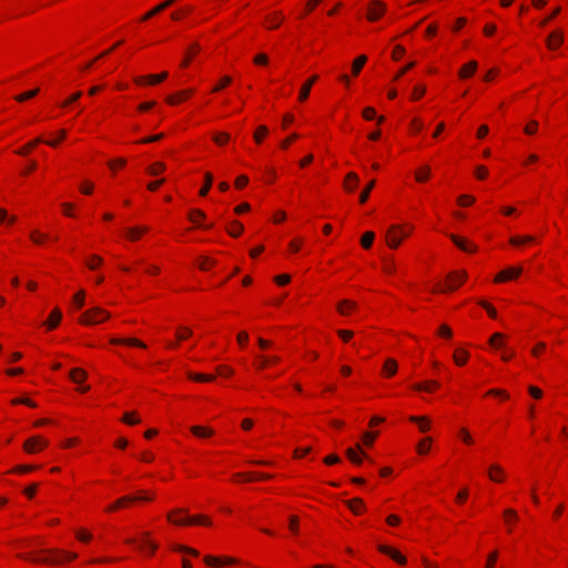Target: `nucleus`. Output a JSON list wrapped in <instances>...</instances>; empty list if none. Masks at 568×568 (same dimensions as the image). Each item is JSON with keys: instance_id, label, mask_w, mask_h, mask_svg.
<instances>
[{"instance_id": "nucleus-17", "label": "nucleus", "mask_w": 568, "mask_h": 568, "mask_svg": "<svg viewBox=\"0 0 568 568\" xmlns=\"http://www.w3.org/2000/svg\"><path fill=\"white\" fill-rule=\"evenodd\" d=\"M477 70V62L476 61H469L467 64H465L460 70H459V77L462 79H467L469 77H471L475 71Z\"/></svg>"}, {"instance_id": "nucleus-27", "label": "nucleus", "mask_w": 568, "mask_h": 568, "mask_svg": "<svg viewBox=\"0 0 568 568\" xmlns=\"http://www.w3.org/2000/svg\"><path fill=\"white\" fill-rule=\"evenodd\" d=\"M212 182H213L212 174L209 173V172L205 173V175H204V183H203L202 189L200 190V195L201 196H205L209 193V191H210V189L212 186Z\"/></svg>"}, {"instance_id": "nucleus-49", "label": "nucleus", "mask_w": 568, "mask_h": 568, "mask_svg": "<svg viewBox=\"0 0 568 568\" xmlns=\"http://www.w3.org/2000/svg\"><path fill=\"white\" fill-rule=\"evenodd\" d=\"M377 434L376 433H371V432H365L363 434V442L365 445L367 446H372L375 438H376Z\"/></svg>"}, {"instance_id": "nucleus-31", "label": "nucleus", "mask_w": 568, "mask_h": 568, "mask_svg": "<svg viewBox=\"0 0 568 568\" xmlns=\"http://www.w3.org/2000/svg\"><path fill=\"white\" fill-rule=\"evenodd\" d=\"M384 371L387 375L393 376L397 372V363L395 359L388 358L385 362Z\"/></svg>"}, {"instance_id": "nucleus-9", "label": "nucleus", "mask_w": 568, "mask_h": 568, "mask_svg": "<svg viewBox=\"0 0 568 568\" xmlns=\"http://www.w3.org/2000/svg\"><path fill=\"white\" fill-rule=\"evenodd\" d=\"M521 267H509L507 270H504L496 275L495 282L499 283L507 280L516 278L521 273Z\"/></svg>"}, {"instance_id": "nucleus-48", "label": "nucleus", "mask_w": 568, "mask_h": 568, "mask_svg": "<svg viewBox=\"0 0 568 568\" xmlns=\"http://www.w3.org/2000/svg\"><path fill=\"white\" fill-rule=\"evenodd\" d=\"M102 264V258L98 255H92L87 262L89 268L94 270L98 265Z\"/></svg>"}, {"instance_id": "nucleus-34", "label": "nucleus", "mask_w": 568, "mask_h": 568, "mask_svg": "<svg viewBox=\"0 0 568 568\" xmlns=\"http://www.w3.org/2000/svg\"><path fill=\"white\" fill-rule=\"evenodd\" d=\"M429 174H430V168L424 166L416 172L415 178L418 182H424L425 180L428 179Z\"/></svg>"}, {"instance_id": "nucleus-28", "label": "nucleus", "mask_w": 568, "mask_h": 568, "mask_svg": "<svg viewBox=\"0 0 568 568\" xmlns=\"http://www.w3.org/2000/svg\"><path fill=\"white\" fill-rule=\"evenodd\" d=\"M191 432L199 437H206L211 436L213 434V430L211 428L202 427V426H193L191 428Z\"/></svg>"}, {"instance_id": "nucleus-51", "label": "nucleus", "mask_w": 568, "mask_h": 568, "mask_svg": "<svg viewBox=\"0 0 568 568\" xmlns=\"http://www.w3.org/2000/svg\"><path fill=\"white\" fill-rule=\"evenodd\" d=\"M267 21L270 22V28L275 29L281 24L282 18L278 13H275V17H267Z\"/></svg>"}, {"instance_id": "nucleus-26", "label": "nucleus", "mask_w": 568, "mask_h": 568, "mask_svg": "<svg viewBox=\"0 0 568 568\" xmlns=\"http://www.w3.org/2000/svg\"><path fill=\"white\" fill-rule=\"evenodd\" d=\"M367 61V58L366 55H359L357 59H355V61L353 62V67H352V72H353V75H357L363 65L366 63Z\"/></svg>"}, {"instance_id": "nucleus-46", "label": "nucleus", "mask_w": 568, "mask_h": 568, "mask_svg": "<svg viewBox=\"0 0 568 568\" xmlns=\"http://www.w3.org/2000/svg\"><path fill=\"white\" fill-rule=\"evenodd\" d=\"M345 307L354 308L355 303L352 301L345 300L338 304L337 310L341 314L345 315V314H347V311H345Z\"/></svg>"}, {"instance_id": "nucleus-8", "label": "nucleus", "mask_w": 568, "mask_h": 568, "mask_svg": "<svg viewBox=\"0 0 568 568\" xmlns=\"http://www.w3.org/2000/svg\"><path fill=\"white\" fill-rule=\"evenodd\" d=\"M467 274L466 272H453V273H449L448 274V290L453 291L455 288H457L458 286H460L465 278H466Z\"/></svg>"}, {"instance_id": "nucleus-21", "label": "nucleus", "mask_w": 568, "mask_h": 568, "mask_svg": "<svg viewBox=\"0 0 568 568\" xmlns=\"http://www.w3.org/2000/svg\"><path fill=\"white\" fill-rule=\"evenodd\" d=\"M357 450L362 452V447H361L359 444L356 445V448H347L346 449V456L355 465H361L362 464V458L358 456Z\"/></svg>"}, {"instance_id": "nucleus-61", "label": "nucleus", "mask_w": 568, "mask_h": 568, "mask_svg": "<svg viewBox=\"0 0 568 568\" xmlns=\"http://www.w3.org/2000/svg\"><path fill=\"white\" fill-rule=\"evenodd\" d=\"M30 237L34 243L40 244V243H42L45 235L40 234L38 231H33V232H31Z\"/></svg>"}, {"instance_id": "nucleus-13", "label": "nucleus", "mask_w": 568, "mask_h": 568, "mask_svg": "<svg viewBox=\"0 0 568 568\" xmlns=\"http://www.w3.org/2000/svg\"><path fill=\"white\" fill-rule=\"evenodd\" d=\"M450 240L455 243V245L463 250V251H466V252H475L476 251V246L475 245H470L468 244L465 240H463L462 237L459 236H456L454 234H450L449 235Z\"/></svg>"}, {"instance_id": "nucleus-12", "label": "nucleus", "mask_w": 568, "mask_h": 568, "mask_svg": "<svg viewBox=\"0 0 568 568\" xmlns=\"http://www.w3.org/2000/svg\"><path fill=\"white\" fill-rule=\"evenodd\" d=\"M378 550L385 555H388L389 557H392L395 561H397L400 565L406 564V558L403 555H400L398 551L392 549L388 546L379 545Z\"/></svg>"}, {"instance_id": "nucleus-43", "label": "nucleus", "mask_w": 568, "mask_h": 568, "mask_svg": "<svg viewBox=\"0 0 568 568\" xmlns=\"http://www.w3.org/2000/svg\"><path fill=\"white\" fill-rule=\"evenodd\" d=\"M84 297H85V293L84 291H79L74 296H73V303L74 305L77 306V308H81L83 305H84Z\"/></svg>"}, {"instance_id": "nucleus-7", "label": "nucleus", "mask_w": 568, "mask_h": 568, "mask_svg": "<svg viewBox=\"0 0 568 568\" xmlns=\"http://www.w3.org/2000/svg\"><path fill=\"white\" fill-rule=\"evenodd\" d=\"M152 498L151 497H146V496H124V497H121L119 498L113 505H111L110 507H108V511H113L120 507H123L124 505H126L128 503H132V501H136V500H151Z\"/></svg>"}, {"instance_id": "nucleus-55", "label": "nucleus", "mask_w": 568, "mask_h": 568, "mask_svg": "<svg viewBox=\"0 0 568 568\" xmlns=\"http://www.w3.org/2000/svg\"><path fill=\"white\" fill-rule=\"evenodd\" d=\"M215 143L222 144L230 140V135L227 133H217L213 136Z\"/></svg>"}, {"instance_id": "nucleus-41", "label": "nucleus", "mask_w": 568, "mask_h": 568, "mask_svg": "<svg viewBox=\"0 0 568 568\" xmlns=\"http://www.w3.org/2000/svg\"><path fill=\"white\" fill-rule=\"evenodd\" d=\"M192 335V331L189 327L181 326L178 328L176 337L179 341H183Z\"/></svg>"}, {"instance_id": "nucleus-59", "label": "nucleus", "mask_w": 568, "mask_h": 568, "mask_svg": "<svg viewBox=\"0 0 568 568\" xmlns=\"http://www.w3.org/2000/svg\"><path fill=\"white\" fill-rule=\"evenodd\" d=\"M337 334L345 342L349 341L352 338V336H353V332L352 331H346V329H338Z\"/></svg>"}, {"instance_id": "nucleus-6", "label": "nucleus", "mask_w": 568, "mask_h": 568, "mask_svg": "<svg viewBox=\"0 0 568 568\" xmlns=\"http://www.w3.org/2000/svg\"><path fill=\"white\" fill-rule=\"evenodd\" d=\"M168 519L176 525H189V524H203V525H210L211 521L207 517L204 516H196V517H183L180 520H174L172 517V514L168 515Z\"/></svg>"}, {"instance_id": "nucleus-10", "label": "nucleus", "mask_w": 568, "mask_h": 568, "mask_svg": "<svg viewBox=\"0 0 568 568\" xmlns=\"http://www.w3.org/2000/svg\"><path fill=\"white\" fill-rule=\"evenodd\" d=\"M562 42H564V33L560 30H556V31L551 32L546 40L547 47L550 50H555L556 48L561 45Z\"/></svg>"}, {"instance_id": "nucleus-23", "label": "nucleus", "mask_w": 568, "mask_h": 568, "mask_svg": "<svg viewBox=\"0 0 568 568\" xmlns=\"http://www.w3.org/2000/svg\"><path fill=\"white\" fill-rule=\"evenodd\" d=\"M70 378L72 382L81 384L87 378V373L82 368H74L70 372Z\"/></svg>"}, {"instance_id": "nucleus-38", "label": "nucleus", "mask_w": 568, "mask_h": 568, "mask_svg": "<svg viewBox=\"0 0 568 568\" xmlns=\"http://www.w3.org/2000/svg\"><path fill=\"white\" fill-rule=\"evenodd\" d=\"M375 185V181L372 180L367 185L366 187L362 191L361 195H359V202L361 203H365L369 196V193L372 191V189L374 187Z\"/></svg>"}, {"instance_id": "nucleus-11", "label": "nucleus", "mask_w": 568, "mask_h": 568, "mask_svg": "<svg viewBox=\"0 0 568 568\" xmlns=\"http://www.w3.org/2000/svg\"><path fill=\"white\" fill-rule=\"evenodd\" d=\"M204 561L209 566L231 565V564L237 562V560L232 557L219 558V557H213V556L204 557Z\"/></svg>"}, {"instance_id": "nucleus-1", "label": "nucleus", "mask_w": 568, "mask_h": 568, "mask_svg": "<svg viewBox=\"0 0 568 568\" xmlns=\"http://www.w3.org/2000/svg\"><path fill=\"white\" fill-rule=\"evenodd\" d=\"M110 317V313L100 307H93L84 312L79 322L84 325H94L98 323H102L103 321Z\"/></svg>"}, {"instance_id": "nucleus-22", "label": "nucleus", "mask_w": 568, "mask_h": 568, "mask_svg": "<svg viewBox=\"0 0 568 568\" xmlns=\"http://www.w3.org/2000/svg\"><path fill=\"white\" fill-rule=\"evenodd\" d=\"M357 183H358V176L357 174H355L354 172H349L347 175H346V179H345V183H344V186L347 191L352 192L355 190V187L357 186Z\"/></svg>"}, {"instance_id": "nucleus-52", "label": "nucleus", "mask_w": 568, "mask_h": 568, "mask_svg": "<svg viewBox=\"0 0 568 568\" xmlns=\"http://www.w3.org/2000/svg\"><path fill=\"white\" fill-rule=\"evenodd\" d=\"M505 517H506V521L507 524H510L511 521H515L517 520V513L509 508V509H506L505 513H504Z\"/></svg>"}, {"instance_id": "nucleus-18", "label": "nucleus", "mask_w": 568, "mask_h": 568, "mask_svg": "<svg viewBox=\"0 0 568 568\" xmlns=\"http://www.w3.org/2000/svg\"><path fill=\"white\" fill-rule=\"evenodd\" d=\"M192 93H193V91H192V90H183V91H180V92H178L176 94L169 95V97L166 98V102H168L169 104H172V105H173V104H176V103H179L180 101H182V100H184V99L189 98Z\"/></svg>"}, {"instance_id": "nucleus-2", "label": "nucleus", "mask_w": 568, "mask_h": 568, "mask_svg": "<svg viewBox=\"0 0 568 568\" xmlns=\"http://www.w3.org/2000/svg\"><path fill=\"white\" fill-rule=\"evenodd\" d=\"M43 551L51 554L53 557L52 558L44 557L41 559L32 558L31 560L36 561V562H47V564H51V565H59L63 560H73L77 558V554L60 550V549H49V550H43Z\"/></svg>"}, {"instance_id": "nucleus-24", "label": "nucleus", "mask_w": 568, "mask_h": 568, "mask_svg": "<svg viewBox=\"0 0 568 568\" xmlns=\"http://www.w3.org/2000/svg\"><path fill=\"white\" fill-rule=\"evenodd\" d=\"M409 420L417 423L422 432H427L429 429V420L424 416H410Z\"/></svg>"}, {"instance_id": "nucleus-32", "label": "nucleus", "mask_w": 568, "mask_h": 568, "mask_svg": "<svg viewBox=\"0 0 568 568\" xmlns=\"http://www.w3.org/2000/svg\"><path fill=\"white\" fill-rule=\"evenodd\" d=\"M374 237H375V234L371 231L364 233L362 236V241H361L362 246L364 248H369L373 244Z\"/></svg>"}, {"instance_id": "nucleus-45", "label": "nucleus", "mask_w": 568, "mask_h": 568, "mask_svg": "<svg viewBox=\"0 0 568 568\" xmlns=\"http://www.w3.org/2000/svg\"><path fill=\"white\" fill-rule=\"evenodd\" d=\"M205 214L201 210H192L190 212L189 219L191 222L197 225V219H204Z\"/></svg>"}, {"instance_id": "nucleus-20", "label": "nucleus", "mask_w": 568, "mask_h": 568, "mask_svg": "<svg viewBox=\"0 0 568 568\" xmlns=\"http://www.w3.org/2000/svg\"><path fill=\"white\" fill-rule=\"evenodd\" d=\"M61 316H62V314H61L60 310L59 308H54L51 312V314H50L48 321L45 322V324L48 325V327L50 329H52V328L58 326V324L60 323Z\"/></svg>"}, {"instance_id": "nucleus-29", "label": "nucleus", "mask_w": 568, "mask_h": 568, "mask_svg": "<svg viewBox=\"0 0 568 568\" xmlns=\"http://www.w3.org/2000/svg\"><path fill=\"white\" fill-rule=\"evenodd\" d=\"M503 469L498 465H493L489 469V477L494 481H501Z\"/></svg>"}, {"instance_id": "nucleus-63", "label": "nucleus", "mask_w": 568, "mask_h": 568, "mask_svg": "<svg viewBox=\"0 0 568 568\" xmlns=\"http://www.w3.org/2000/svg\"><path fill=\"white\" fill-rule=\"evenodd\" d=\"M425 93V87L416 85L413 91V99H419Z\"/></svg>"}, {"instance_id": "nucleus-57", "label": "nucleus", "mask_w": 568, "mask_h": 568, "mask_svg": "<svg viewBox=\"0 0 568 568\" xmlns=\"http://www.w3.org/2000/svg\"><path fill=\"white\" fill-rule=\"evenodd\" d=\"M497 558H498L497 551H493L491 554H489L485 568H493Z\"/></svg>"}, {"instance_id": "nucleus-37", "label": "nucleus", "mask_w": 568, "mask_h": 568, "mask_svg": "<svg viewBox=\"0 0 568 568\" xmlns=\"http://www.w3.org/2000/svg\"><path fill=\"white\" fill-rule=\"evenodd\" d=\"M165 170V165L162 162H156L148 168V172L151 175H158Z\"/></svg>"}, {"instance_id": "nucleus-54", "label": "nucleus", "mask_w": 568, "mask_h": 568, "mask_svg": "<svg viewBox=\"0 0 568 568\" xmlns=\"http://www.w3.org/2000/svg\"><path fill=\"white\" fill-rule=\"evenodd\" d=\"M122 422H124L129 425H134V424L140 423V419L134 418L132 413H125L122 417Z\"/></svg>"}, {"instance_id": "nucleus-50", "label": "nucleus", "mask_w": 568, "mask_h": 568, "mask_svg": "<svg viewBox=\"0 0 568 568\" xmlns=\"http://www.w3.org/2000/svg\"><path fill=\"white\" fill-rule=\"evenodd\" d=\"M253 61L257 65H266L268 63V57L265 53H258L254 57Z\"/></svg>"}, {"instance_id": "nucleus-47", "label": "nucleus", "mask_w": 568, "mask_h": 568, "mask_svg": "<svg viewBox=\"0 0 568 568\" xmlns=\"http://www.w3.org/2000/svg\"><path fill=\"white\" fill-rule=\"evenodd\" d=\"M267 128L264 126V125H261L257 128L255 134H254V139L257 143H260L262 141V139L267 134Z\"/></svg>"}, {"instance_id": "nucleus-25", "label": "nucleus", "mask_w": 568, "mask_h": 568, "mask_svg": "<svg viewBox=\"0 0 568 568\" xmlns=\"http://www.w3.org/2000/svg\"><path fill=\"white\" fill-rule=\"evenodd\" d=\"M439 386L438 382L436 381H427L425 383H419L414 386L416 390H425L430 392L434 388H437Z\"/></svg>"}, {"instance_id": "nucleus-14", "label": "nucleus", "mask_w": 568, "mask_h": 568, "mask_svg": "<svg viewBox=\"0 0 568 568\" xmlns=\"http://www.w3.org/2000/svg\"><path fill=\"white\" fill-rule=\"evenodd\" d=\"M173 3H175V0H166V1L162 2V3H160L159 6L153 8L151 11H149L146 14H144L142 20L144 21V20H148V19L154 17L155 14L160 13L161 11H163L166 8H169Z\"/></svg>"}, {"instance_id": "nucleus-58", "label": "nucleus", "mask_w": 568, "mask_h": 568, "mask_svg": "<svg viewBox=\"0 0 568 568\" xmlns=\"http://www.w3.org/2000/svg\"><path fill=\"white\" fill-rule=\"evenodd\" d=\"M537 128H538V122H537V121H530V122L525 126V133H527V134H534V133L537 131Z\"/></svg>"}, {"instance_id": "nucleus-33", "label": "nucleus", "mask_w": 568, "mask_h": 568, "mask_svg": "<svg viewBox=\"0 0 568 568\" xmlns=\"http://www.w3.org/2000/svg\"><path fill=\"white\" fill-rule=\"evenodd\" d=\"M41 142H43V140L41 138H38V139L33 140L32 142H30L29 144L21 148L20 150H18L17 153L20 155H26V154H28V152L31 149H33L36 145H38Z\"/></svg>"}, {"instance_id": "nucleus-16", "label": "nucleus", "mask_w": 568, "mask_h": 568, "mask_svg": "<svg viewBox=\"0 0 568 568\" xmlns=\"http://www.w3.org/2000/svg\"><path fill=\"white\" fill-rule=\"evenodd\" d=\"M317 80V75L312 77L301 88L298 100L304 101L308 98L313 83Z\"/></svg>"}, {"instance_id": "nucleus-62", "label": "nucleus", "mask_w": 568, "mask_h": 568, "mask_svg": "<svg viewBox=\"0 0 568 568\" xmlns=\"http://www.w3.org/2000/svg\"><path fill=\"white\" fill-rule=\"evenodd\" d=\"M290 281H291V276L287 274H282V275H278L275 277V282L278 285H285V284L290 283Z\"/></svg>"}, {"instance_id": "nucleus-4", "label": "nucleus", "mask_w": 568, "mask_h": 568, "mask_svg": "<svg viewBox=\"0 0 568 568\" xmlns=\"http://www.w3.org/2000/svg\"><path fill=\"white\" fill-rule=\"evenodd\" d=\"M47 445H48L47 440L42 439L39 436H34V437H31L28 440H26L23 448L27 453L33 454L38 449H42V448L47 447Z\"/></svg>"}, {"instance_id": "nucleus-40", "label": "nucleus", "mask_w": 568, "mask_h": 568, "mask_svg": "<svg viewBox=\"0 0 568 568\" xmlns=\"http://www.w3.org/2000/svg\"><path fill=\"white\" fill-rule=\"evenodd\" d=\"M38 92H39V89H33V90L27 91V92H24L22 94L17 95L16 100L18 102H23V101H26L28 99H31V98L36 97L38 94Z\"/></svg>"}, {"instance_id": "nucleus-30", "label": "nucleus", "mask_w": 568, "mask_h": 568, "mask_svg": "<svg viewBox=\"0 0 568 568\" xmlns=\"http://www.w3.org/2000/svg\"><path fill=\"white\" fill-rule=\"evenodd\" d=\"M347 505L349 507V509L354 513V514H358L361 511V509L364 507V503L362 499L359 498H354L352 500H348L347 501Z\"/></svg>"}, {"instance_id": "nucleus-60", "label": "nucleus", "mask_w": 568, "mask_h": 568, "mask_svg": "<svg viewBox=\"0 0 568 568\" xmlns=\"http://www.w3.org/2000/svg\"><path fill=\"white\" fill-rule=\"evenodd\" d=\"M474 201H475V199L473 196H470V195H460L458 197V203L460 205H468V204L474 203Z\"/></svg>"}, {"instance_id": "nucleus-42", "label": "nucleus", "mask_w": 568, "mask_h": 568, "mask_svg": "<svg viewBox=\"0 0 568 568\" xmlns=\"http://www.w3.org/2000/svg\"><path fill=\"white\" fill-rule=\"evenodd\" d=\"M532 241H534V237L529 236V235L524 236V237L513 236L509 240L510 244H513V245H519V244H523V243H530Z\"/></svg>"}, {"instance_id": "nucleus-3", "label": "nucleus", "mask_w": 568, "mask_h": 568, "mask_svg": "<svg viewBox=\"0 0 568 568\" xmlns=\"http://www.w3.org/2000/svg\"><path fill=\"white\" fill-rule=\"evenodd\" d=\"M386 12V4L378 0H373L368 3L367 19L369 21L378 20Z\"/></svg>"}, {"instance_id": "nucleus-35", "label": "nucleus", "mask_w": 568, "mask_h": 568, "mask_svg": "<svg viewBox=\"0 0 568 568\" xmlns=\"http://www.w3.org/2000/svg\"><path fill=\"white\" fill-rule=\"evenodd\" d=\"M242 231L243 225L237 221H233L231 229L227 230L229 234L234 237L239 236L242 233Z\"/></svg>"}, {"instance_id": "nucleus-44", "label": "nucleus", "mask_w": 568, "mask_h": 568, "mask_svg": "<svg viewBox=\"0 0 568 568\" xmlns=\"http://www.w3.org/2000/svg\"><path fill=\"white\" fill-rule=\"evenodd\" d=\"M190 378L196 382H212L214 381V375H205V374H191Z\"/></svg>"}, {"instance_id": "nucleus-15", "label": "nucleus", "mask_w": 568, "mask_h": 568, "mask_svg": "<svg viewBox=\"0 0 568 568\" xmlns=\"http://www.w3.org/2000/svg\"><path fill=\"white\" fill-rule=\"evenodd\" d=\"M112 344L129 345L145 348V344L136 338H112Z\"/></svg>"}, {"instance_id": "nucleus-39", "label": "nucleus", "mask_w": 568, "mask_h": 568, "mask_svg": "<svg viewBox=\"0 0 568 568\" xmlns=\"http://www.w3.org/2000/svg\"><path fill=\"white\" fill-rule=\"evenodd\" d=\"M430 448V438L426 437L423 440H420L417 445V452L419 454H426Z\"/></svg>"}, {"instance_id": "nucleus-53", "label": "nucleus", "mask_w": 568, "mask_h": 568, "mask_svg": "<svg viewBox=\"0 0 568 568\" xmlns=\"http://www.w3.org/2000/svg\"><path fill=\"white\" fill-rule=\"evenodd\" d=\"M479 305L483 306L487 311V313L489 314L490 317L495 318L497 316L496 310L489 303H487L485 301H480Z\"/></svg>"}, {"instance_id": "nucleus-36", "label": "nucleus", "mask_w": 568, "mask_h": 568, "mask_svg": "<svg viewBox=\"0 0 568 568\" xmlns=\"http://www.w3.org/2000/svg\"><path fill=\"white\" fill-rule=\"evenodd\" d=\"M468 352L466 351H457L454 354V361L457 365H464L468 358Z\"/></svg>"}, {"instance_id": "nucleus-19", "label": "nucleus", "mask_w": 568, "mask_h": 568, "mask_svg": "<svg viewBox=\"0 0 568 568\" xmlns=\"http://www.w3.org/2000/svg\"><path fill=\"white\" fill-rule=\"evenodd\" d=\"M166 77H168V72H162L159 75L136 77L134 79V82L140 84V83H143V81L145 79H148L150 83L156 84V83L163 81L164 79H166Z\"/></svg>"}, {"instance_id": "nucleus-56", "label": "nucleus", "mask_w": 568, "mask_h": 568, "mask_svg": "<svg viewBox=\"0 0 568 568\" xmlns=\"http://www.w3.org/2000/svg\"><path fill=\"white\" fill-rule=\"evenodd\" d=\"M232 82V78L231 77H223L221 79V82L213 89L214 92L216 91H220L221 89H223L224 87L229 85L230 83Z\"/></svg>"}, {"instance_id": "nucleus-64", "label": "nucleus", "mask_w": 568, "mask_h": 568, "mask_svg": "<svg viewBox=\"0 0 568 568\" xmlns=\"http://www.w3.org/2000/svg\"><path fill=\"white\" fill-rule=\"evenodd\" d=\"M363 116H364L366 120H372V119H374V116H375V110H374L373 108H371V106L365 108V109L363 110Z\"/></svg>"}, {"instance_id": "nucleus-5", "label": "nucleus", "mask_w": 568, "mask_h": 568, "mask_svg": "<svg viewBox=\"0 0 568 568\" xmlns=\"http://www.w3.org/2000/svg\"><path fill=\"white\" fill-rule=\"evenodd\" d=\"M402 237L399 235V225H392L386 233L387 245L392 248L399 246Z\"/></svg>"}]
</instances>
